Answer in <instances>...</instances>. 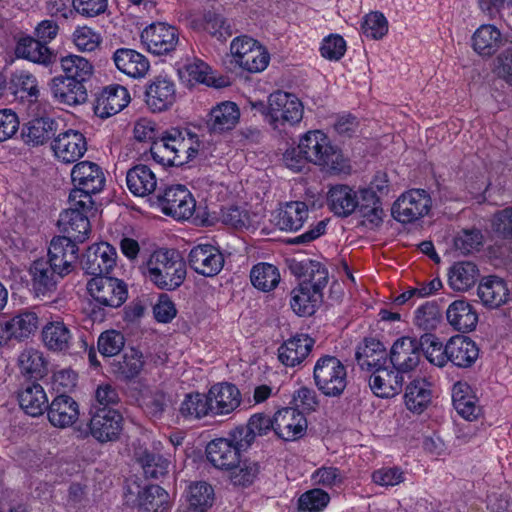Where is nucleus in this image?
<instances>
[{
	"label": "nucleus",
	"mask_w": 512,
	"mask_h": 512,
	"mask_svg": "<svg viewBox=\"0 0 512 512\" xmlns=\"http://www.w3.org/2000/svg\"><path fill=\"white\" fill-rule=\"evenodd\" d=\"M268 104L270 123L274 129L295 126L303 118V104L292 93L281 90L275 91L269 95Z\"/></svg>",
	"instance_id": "1a4fd4ad"
},
{
	"label": "nucleus",
	"mask_w": 512,
	"mask_h": 512,
	"mask_svg": "<svg viewBox=\"0 0 512 512\" xmlns=\"http://www.w3.org/2000/svg\"><path fill=\"white\" fill-rule=\"evenodd\" d=\"M56 131V123L50 118H36L29 121L23 130L27 144L38 146L47 142Z\"/></svg>",
	"instance_id": "4d7b16f0"
},
{
	"label": "nucleus",
	"mask_w": 512,
	"mask_h": 512,
	"mask_svg": "<svg viewBox=\"0 0 512 512\" xmlns=\"http://www.w3.org/2000/svg\"><path fill=\"white\" fill-rule=\"evenodd\" d=\"M477 294L484 306L498 308L507 303L510 291L504 279L489 275L480 281Z\"/></svg>",
	"instance_id": "58836bf2"
},
{
	"label": "nucleus",
	"mask_w": 512,
	"mask_h": 512,
	"mask_svg": "<svg viewBox=\"0 0 512 512\" xmlns=\"http://www.w3.org/2000/svg\"><path fill=\"white\" fill-rule=\"evenodd\" d=\"M503 43L501 31L492 24L481 25L472 36V47L481 56L494 55Z\"/></svg>",
	"instance_id": "09e8293b"
},
{
	"label": "nucleus",
	"mask_w": 512,
	"mask_h": 512,
	"mask_svg": "<svg viewBox=\"0 0 512 512\" xmlns=\"http://www.w3.org/2000/svg\"><path fill=\"white\" fill-rule=\"evenodd\" d=\"M292 406L296 407L300 412L304 413V416L315 412L319 406V398L317 392L307 386H301L294 391L292 395Z\"/></svg>",
	"instance_id": "69168bd1"
},
{
	"label": "nucleus",
	"mask_w": 512,
	"mask_h": 512,
	"mask_svg": "<svg viewBox=\"0 0 512 512\" xmlns=\"http://www.w3.org/2000/svg\"><path fill=\"white\" fill-rule=\"evenodd\" d=\"M347 43L339 34H330L323 38L320 55L329 61H339L346 53Z\"/></svg>",
	"instance_id": "338daca9"
},
{
	"label": "nucleus",
	"mask_w": 512,
	"mask_h": 512,
	"mask_svg": "<svg viewBox=\"0 0 512 512\" xmlns=\"http://www.w3.org/2000/svg\"><path fill=\"white\" fill-rule=\"evenodd\" d=\"M117 257V251L111 244L95 243L87 249L82 261V268L87 274L95 277L108 274L115 267Z\"/></svg>",
	"instance_id": "aec40b11"
},
{
	"label": "nucleus",
	"mask_w": 512,
	"mask_h": 512,
	"mask_svg": "<svg viewBox=\"0 0 512 512\" xmlns=\"http://www.w3.org/2000/svg\"><path fill=\"white\" fill-rule=\"evenodd\" d=\"M432 200L424 189H411L403 193L393 204L392 215L401 223H413L431 209Z\"/></svg>",
	"instance_id": "f8f14e48"
},
{
	"label": "nucleus",
	"mask_w": 512,
	"mask_h": 512,
	"mask_svg": "<svg viewBox=\"0 0 512 512\" xmlns=\"http://www.w3.org/2000/svg\"><path fill=\"white\" fill-rule=\"evenodd\" d=\"M87 139L83 133L67 129L57 134L51 142L55 159L62 164L78 162L87 152Z\"/></svg>",
	"instance_id": "2eb2a0df"
},
{
	"label": "nucleus",
	"mask_w": 512,
	"mask_h": 512,
	"mask_svg": "<svg viewBox=\"0 0 512 512\" xmlns=\"http://www.w3.org/2000/svg\"><path fill=\"white\" fill-rule=\"evenodd\" d=\"M433 384L428 379L417 377L405 388L404 404L415 415L423 414L433 402Z\"/></svg>",
	"instance_id": "bb28decb"
},
{
	"label": "nucleus",
	"mask_w": 512,
	"mask_h": 512,
	"mask_svg": "<svg viewBox=\"0 0 512 512\" xmlns=\"http://www.w3.org/2000/svg\"><path fill=\"white\" fill-rule=\"evenodd\" d=\"M330 502V495L320 489L313 488L304 492L298 499V508L300 511L321 512Z\"/></svg>",
	"instance_id": "0e129e2a"
},
{
	"label": "nucleus",
	"mask_w": 512,
	"mask_h": 512,
	"mask_svg": "<svg viewBox=\"0 0 512 512\" xmlns=\"http://www.w3.org/2000/svg\"><path fill=\"white\" fill-rule=\"evenodd\" d=\"M313 380L322 395L338 398L348 385L347 366L334 355H322L315 362Z\"/></svg>",
	"instance_id": "0eeeda50"
},
{
	"label": "nucleus",
	"mask_w": 512,
	"mask_h": 512,
	"mask_svg": "<svg viewBox=\"0 0 512 512\" xmlns=\"http://www.w3.org/2000/svg\"><path fill=\"white\" fill-rule=\"evenodd\" d=\"M159 207L163 214L176 220L189 219L196 207V201L184 185H172L165 189L159 198Z\"/></svg>",
	"instance_id": "dca6fc26"
},
{
	"label": "nucleus",
	"mask_w": 512,
	"mask_h": 512,
	"mask_svg": "<svg viewBox=\"0 0 512 512\" xmlns=\"http://www.w3.org/2000/svg\"><path fill=\"white\" fill-rule=\"evenodd\" d=\"M179 413L188 420L201 419L209 415L208 395L198 392L186 394L180 404Z\"/></svg>",
	"instance_id": "bf43d9fd"
},
{
	"label": "nucleus",
	"mask_w": 512,
	"mask_h": 512,
	"mask_svg": "<svg viewBox=\"0 0 512 512\" xmlns=\"http://www.w3.org/2000/svg\"><path fill=\"white\" fill-rule=\"evenodd\" d=\"M49 264L61 277L69 274L78 258V247L68 237L58 236L52 239L49 250Z\"/></svg>",
	"instance_id": "393cba45"
},
{
	"label": "nucleus",
	"mask_w": 512,
	"mask_h": 512,
	"mask_svg": "<svg viewBox=\"0 0 512 512\" xmlns=\"http://www.w3.org/2000/svg\"><path fill=\"white\" fill-rule=\"evenodd\" d=\"M113 61L120 72L134 79L143 78L150 68L146 56L129 48L117 49L113 54Z\"/></svg>",
	"instance_id": "ea45409f"
},
{
	"label": "nucleus",
	"mask_w": 512,
	"mask_h": 512,
	"mask_svg": "<svg viewBox=\"0 0 512 512\" xmlns=\"http://www.w3.org/2000/svg\"><path fill=\"white\" fill-rule=\"evenodd\" d=\"M90 297L100 306L120 307L127 299V287L121 280L112 277L96 276L87 282Z\"/></svg>",
	"instance_id": "ddd939ff"
},
{
	"label": "nucleus",
	"mask_w": 512,
	"mask_h": 512,
	"mask_svg": "<svg viewBox=\"0 0 512 512\" xmlns=\"http://www.w3.org/2000/svg\"><path fill=\"white\" fill-rule=\"evenodd\" d=\"M355 355L362 370L372 372L378 366L388 365L386 349L383 343L375 338H365Z\"/></svg>",
	"instance_id": "37998d69"
},
{
	"label": "nucleus",
	"mask_w": 512,
	"mask_h": 512,
	"mask_svg": "<svg viewBox=\"0 0 512 512\" xmlns=\"http://www.w3.org/2000/svg\"><path fill=\"white\" fill-rule=\"evenodd\" d=\"M160 451L161 443L158 442L153 445V450L140 449L136 452V462L141 466L146 477L158 479L168 473L171 461Z\"/></svg>",
	"instance_id": "79ce46f5"
},
{
	"label": "nucleus",
	"mask_w": 512,
	"mask_h": 512,
	"mask_svg": "<svg viewBox=\"0 0 512 512\" xmlns=\"http://www.w3.org/2000/svg\"><path fill=\"white\" fill-rule=\"evenodd\" d=\"M122 416L111 408L97 409L90 420L89 431L80 432L81 437L89 434L99 442L116 440L122 431Z\"/></svg>",
	"instance_id": "f3484780"
},
{
	"label": "nucleus",
	"mask_w": 512,
	"mask_h": 512,
	"mask_svg": "<svg viewBox=\"0 0 512 512\" xmlns=\"http://www.w3.org/2000/svg\"><path fill=\"white\" fill-rule=\"evenodd\" d=\"M79 405L66 394L55 397L47 409V417L50 424L56 428H68L79 418Z\"/></svg>",
	"instance_id": "473e14b6"
},
{
	"label": "nucleus",
	"mask_w": 512,
	"mask_h": 512,
	"mask_svg": "<svg viewBox=\"0 0 512 512\" xmlns=\"http://www.w3.org/2000/svg\"><path fill=\"white\" fill-rule=\"evenodd\" d=\"M198 134L186 128H170L151 144L152 159L162 166H183L194 160L201 149Z\"/></svg>",
	"instance_id": "7ed1b4c3"
},
{
	"label": "nucleus",
	"mask_w": 512,
	"mask_h": 512,
	"mask_svg": "<svg viewBox=\"0 0 512 512\" xmlns=\"http://www.w3.org/2000/svg\"><path fill=\"white\" fill-rule=\"evenodd\" d=\"M18 364L22 373L34 378L43 377L47 370L43 353L34 348L23 350L19 355Z\"/></svg>",
	"instance_id": "052dcab7"
},
{
	"label": "nucleus",
	"mask_w": 512,
	"mask_h": 512,
	"mask_svg": "<svg viewBox=\"0 0 512 512\" xmlns=\"http://www.w3.org/2000/svg\"><path fill=\"white\" fill-rule=\"evenodd\" d=\"M356 211L362 218L374 226H379L383 221L384 210L381 198L366 187L359 189Z\"/></svg>",
	"instance_id": "603ef678"
},
{
	"label": "nucleus",
	"mask_w": 512,
	"mask_h": 512,
	"mask_svg": "<svg viewBox=\"0 0 512 512\" xmlns=\"http://www.w3.org/2000/svg\"><path fill=\"white\" fill-rule=\"evenodd\" d=\"M127 187L136 196H147L157 187L154 172L146 165H137L130 169L126 177Z\"/></svg>",
	"instance_id": "3c124183"
},
{
	"label": "nucleus",
	"mask_w": 512,
	"mask_h": 512,
	"mask_svg": "<svg viewBox=\"0 0 512 512\" xmlns=\"http://www.w3.org/2000/svg\"><path fill=\"white\" fill-rule=\"evenodd\" d=\"M214 489L205 481H195L187 485L183 493L181 512H208L214 503Z\"/></svg>",
	"instance_id": "f704fd0d"
},
{
	"label": "nucleus",
	"mask_w": 512,
	"mask_h": 512,
	"mask_svg": "<svg viewBox=\"0 0 512 512\" xmlns=\"http://www.w3.org/2000/svg\"><path fill=\"white\" fill-rule=\"evenodd\" d=\"M144 278L165 291L178 289L187 276V266L179 251L159 248L142 265Z\"/></svg>",
	"instance_id": "20e7f679"
},
{
	"label": "nucleus",
	"mask_w": 512,
	"mask_h": 512,
	"mask_svg": "<svg viewBox=\"0 0 512 512\" xmlns=\"http://www.w3.org/2000/svg\"><path fill=\"white\" fill-rule=\"evenodd\" d=\"M419 352L434 366L445 367L449 363L447 352V343L443 345L442 341L433 333H424L419 338Z\"/></svg>",
	"instance_id": "864d4df0"
},
{
	"label": "nucleus",
	"mask_w": 512,
	"mask_h": 512,
	"mask_svg": "<svg viewBox=\"0 0 512 512\" xmlns=\"http://www.w3.org/2000/svg\"><path fill=\"white\" fill-rule=\"evenodd\" d=\"M231 62L244 71L254 72L256 63V40L247 35L234 38L230 44Z\"/></svg>",
	"instance_id": "de8ad7c7"
},
{
	"label": "nucleus",
	"mask_w": 512,
	"mask_h": 512,
	"mask_svg": "<svg viewBox=\"0 0 512 512\" xmlns=\"http://www.w3.org/2000/svg\"><path fill=\"white\" fill-rule=\"evenodd\" d=\"M210 415L225 416L232 413L241 403L239 389L227 382L213 385L207 392Z\"/></svg>",
	"instance_id": "4be33fe9"
},
{
	"label": "nucleus",
	"mask_w": 512,
	"mask_h": 512,
	"mask_svg": "<svg viewBox=\"0 0 512 512\" xmlns=\"http://www.w3.org/2000/svg\"><path fill=\"white\" fill-rule=\"evenodd\" d=\"M491 226L499 238L512 240V206L496 211L493 214Z\"/></svg>",
	"instance_id": "774afa93"
},
{
	"label": "nucleus",
	"mask_w": 512,
	"mask_h": 512,
	"mask_svg": "<svg viewBox=\"0 0 512 512\" xmlns=\"http://www.w3.org/2000/svg\"><path fill=\"white\" fill-rule=\"evenodd\" d=\"M41 338L43 345L53 352H66L73 341L70 328L61 320L46 323L42 328Z\"/></svg>",
	"instance_id": "c03bdc74"
},
{
	"label": "nucleus",
	"mask_w": 512,
	"mask_h": 512,
	"mask_svg": "<svg viewBox=\"0 0 512 512\" xmlns=\"http://www.w3.org/2000/svg\"><path fill=\"white\" fill-rule=\"evenodd\" d=\"M419 339L402 336L392 345L388 365L400 375L414 370L420 361Z\"/></svg>",
	"instance_id": "a211bd4d"
},
{
	"label": "nucleus",
	"mask_w": 512,
	"mask_h": 512,
	"mask_svg": "<svg viewBox=\"0 0 512 512\" xmlns=\"http://www.w3.org/2000/svg\"><path fill=\"white\" fill-rule=\"evenodd\" d=\"M309 208L304 201H289L280 206L274 215L275 225L282 231L296 232L307 221Z\"/></svg>",
	"instance_id": "72a5a7b5"
},
{
	"label": "nucleus",
	"mask_w": 512,
	"mask_h": 512,
	"mask_svg": "<svg viewBox=\"0 0 512 512\" xmlns=\"http://www.w3.org/2000/svg\"><path fill=\"white\" fill-rule=\"evenodd\" d=\"M315 341L307 334H297L278 348V360L286 367L300 365L310 354Z\"/></svg>",
	"instance_id": "c756f323"
},
{
	"label": "nucleus",
	"mask_w": 512,
	"mask_h": 512,
	"mask_svg": "<svg viewBox=\"0 0 512 512\" xmlns=\"http://www.w3.org/2000/svg\"><path fill=\"white\" fill-rule=\"evenodd\" d=\"M31 288L36 297H49L57 288L58 278L56 269L43 258L33 261L29 267Z\"/></svg>",
	"instance_id": "a878e982"
},
{
	"label": "nucleus",
	"mask_w": 512,
	"mask_h": 512,
	"mask_svg": "<svg viewBox=\"0 0 512 512\" xmlns=\"http://www.w3.org/2000/svg\"><path fill=\"white\" fill-rule=\"evenodd\" d=\"M177 74L180 80L189 86L203 84L213 88H223L229 85V79L216 75L211 67L204 61L193 58L186 62H177Z\"/></svg>",
	"instance_id": "4468645a"
},
{
	"label": "nucleus",
	"mask_w": 512,
	"mask_h": 512,
	"mask_svg": "<svg viewBox=\"0 0 512 512\" xmlns=\"http://www.w3.org/2000/svg\"><path fill=\"white\" fill-rule=\"evenodd\" d=\"M479 276L477 265L471 261L455 262L448 272V284L454 291L465 292L471 289Z\"/></svg>",
	"instance_id": "8fccbe9b"
},
{
	"label": "nucleus",
	"mask_w": 512,
	"mask_h": 512,
	"mask_svg": "<svg viewBox=\"0 0 512 512\" xmlns=\"http://www.w3.org/2000/svg\"><path fill=\"white\" fill-rule=\"evenodd\" d=\"M388 29V20L380 11L366 14L361 22V32L368 39L381 40L387 35Z\"/></svg>",
	"instance_id": "e2e57ef3"
},
{
	"label": "nucleus",
	"mask_w": 512,
	"mask_h": 512,
	"mask_svg": "<svg viewBox=\"0 0 512 512\" xmlns=\"http://www.w3.org/2000/svg\"><path fill=\"white\" fill-rule=\"evenodd\" d=\"M15 54L18 58L26 59L45 67L55 62V54L52 50L31 36H25L18 40Z\"/></svg>",
	"instance_id": "a18cd8bd"
},
{
	"label": "nucleus",
	"mask_w": 512,
	"mask_h": 512,
	"mask_svg": "<svg viewBox=\"0 0 512 512\" xmlns=\"http://www.w3.org/2000/svg\"><path fill=\"white\" fill-rule=\"evenodd\" d=\"M54 102L75 107L86 102L88 93L85 85L78 84L63 75L54 76L48 83Z\"/></svg>",
	"instance_id": "5701e85b"
},
{
	"label": "nucleus",
	"mask_w": 512,
	"mask_h": 512,
	"mask_svg": "<svg viewBox=\"0 0 512 512\" xmlns=\"http://www.w3.org/2000/svg\"><path fill=\"white\" fill-rule=\"evenodd\" d=\"M74 188L69 194V203L76 207L92 208V195L102 191L105 175L102 168L92 161L77 162L71 170Z\"/></svg>",
	"instance_id": "423d86ee"
},
{
	"label": "nucleus",
	"mask_w": 512,
	"mask_h": 512,
	"mask_svg": "<svg viewBox=\"0 0 512 512\" xmlns=\"http://www.w3.org/2000/svg\"><path fill=\"white\" fill-rule=\"evenodd\" d=\"M404 377L389 365L378 366L369 377V386L373 394L380 398H390L398 394L403 386Z\"/></svg>",
	"instance_id": "7c9ffc66"
},
{
	"label": "nucleus",
	"mask_w": 512,
	"mask_h": 512,
	"mask_svg": "<svg viewBox=\"0 0 512 512\" xmlns=\"http://www.w3.org/2000/svg\"><path fill=\"white\" fill-rule=\"evenodd\" d=\"M240 120V109L235 102L223 101L214 105L207 116V128L213 134L233 130Z\"/></svg>",
	"instance_id": "c85d7f7f"
},
{
	"label": "nucleus",
	"mask_w": 512,
	"mask_h": 512,
	"mask_svg": "<svg viewBox=\"0 0 512 512\" xmlns=\"http://www.w3.org/2000/svg\"><path fill=\"white\" fill-rule=\"evenodd\" d=\"M143 48L156 56L170 55L180 41L179 30L166 22H154L145 27L140 35Z\"/></svg>",
	"instance_id": "9b49d317"
},
{
	"label": "nucleus",
	"mask_w": 512,
	"mask_h": 512,
	"mask_svg": "<svg viewBox=\"0 0 512 512\" xmlns=\"http://www.w3.org/2000/svg\"><path fill=\"white\" fill-rule=\"evenodd\" d=\"M327 205L335 216L346 218L356 211L358 194L346 184L333 185L327 193Z\"/></svg>",
	"instance_id": "4c0bfd02"
},
{
	"label": "nucleus",
	"mask_w": 512,
	"mask_h": 512,
	"mask_svg": "<svg viewBox=\"0 0 512 512\" xmlns=\"http://www.w3.org/2000/svg\"><path fill=\"white\" fill-rule=\"evenodd\" d=\"M449 363L457 368H471L479 358L477 343L468 336L456 335L447 341Z\"/></svg>",
	"instance_id": "cd10ccee"
},
{
	"label": "nucleus",
	"mask_w": 512,
	"mask_h": 512,
	"mask_svg": "<svg viewBox=\"0 0 512 512\" xmlns=\"http://www.w3.org/2000/svg\"><path fill=\"white\" fill-rule=\"evenodd\" d=\"M307 425L306 416L296 407L281 408L272 419H266L263 413L258 412V436L272 429L280 439L294 441L305 435Z\"/></svg>",
	"instance_id": "6e6552de"
},
{
	"label": "nucleus",
	"mask_w": 512,
	"mask_h": 512,
	"mask_svg": "<svg viewBox=\"0 0 512 512\" xmlns=\"http://www.w3.org/2000/svg\"><path fill=\"white\" fill-rule=\"evenodd\" d=\"M39 317L31 310H21L5 319V329L11 340L25 341L36 333Z\"/></svg>",
	"instance_id": "a19ab883"
},
{
	"label": "nucleus",
	"mask_w": 512,
	"mask_h": 512,
	"mask_svg": "<svg viewBox=\"0 0 512 512\" xmlns=\"http://www.w3.org/2000/svg\"><path fill=\"white\" fill-rule=\"evenodd\" d=\"M249 422L230 430L225 437L211 440L206 446L208 462L216 469L225 471L234 486L247 487L254 482L256 462L252 447L256 442V424Z\"/></svg>",
	"instance_id": "f257e3e1"
},
{
	"label": "nucleus",
	"mask_w": 512,
	"mask_h": 512,
	"mask_svg": "<svg viewBox=\"0 0 512 512\" xmlns=\"http://www.w3.org/2000/svg\"><path fill=\"white\" fill-rule=\"evenodd\" d=\"M130 100V94L124 86L108 85L97 99L95 113L101 118H108L122 111Z\"/></svg>",
	"instance_id": "2f4dec72"
},
{
	"label": "nucleus",
	"mask_w": 512,
	"mask_h": 512,
	"mask_svg": "<svg viewBox=\"0 0 512 512\" xmlns=\"http://www.w3.org/2000/svg\"><path fill=\"white\" fill-rule=\"evenodd\" d=\"M289 268L294 276L301 279L299 285L291 291V309L300 317L312 316L328 283V270L320 261L309 258L293 260Z\"/></svg>",
	"instance_id": "f03ea898"
},
{
	"label": "nucleus",
	"mask_w": 512,
	"mask_h": 512,
	"mask_svg": "<svg viewBox=\"0 0 512 512\" xmlns=\"http://www.w3.org/2000/svg\"><path fill=\"white\" fill-rule=\"evenodd\" d=\"M71 41L79 52H94L102 43L101 34L87 25H78L71 34Z\"/></svg>",
	"instance_id": "680f3d73"
},
{
	"label": "nucleus",
	"mask_w": 512,
	"mask_h": 512,
	"mask_svg": "<svg viewBox=\"0 0 512 512\" xmlns=\"http://www.w3.org/2000/svg\"><path fill=\"white\" fill-rule=\"evenodd\" d=\"M125 503L146 512H160L169 506V494L159 485L142 487L136 480H128L124 490Z\"/></svg>",
	"instance_id": "9d476101"
},
{
	"label": "nucleus",
	"mask_w": 512,
	"mask_h": 512,
	"mask_svg": "<svg viewBox=\"0 0 512 512\" xmlns=\"http://www.w3.org/2000/svg\"><path fill=\"white\" fill-rule=\"evenodd\" d=\"M446 319L455 331L469 333L477 326L478 313L469 301L457 299L449 304Z\"/></svg>",
	"instance_id": "e433bc0d"
},
{
	"label": "nucleus",
	"mask_w": 512,
	"mask_h": 512,
	"mask_svg": "<svg viewBox=\"0 0 512 512\" xmlns=\"http://www.w3.org/2000/svg\"><path fill=\"white\" fill-rule=\"evenodd\" d=\"M452 403L457 413L467 421L477 420L482 414V407L466 382L458 381L452 387Z\"/></svg>",
	"instance_id": "c9c22d12"
},
{
	"label": "nucleus",
	"mask_w": 512,
	"mask_h": 512,
	"mask_svg": "<svg viewBox=\"0 0 512 512\" xmlns=\"http://www.w3.org/2000/svg\"><path fill=\"white\" fill-rule=\"evenodd\" d=\"M188 261L196 273L206 277L216 276L224 266L220 249L209 243L194 246L189 252Z\"/></svg>",
	"instance_id": "6ab92c4d"
},
{
	"label": "nucleus",
	"mask_w": 512,
	"mask_h": 512,
	"mask_svg": "<svg viewBox=\"0 0 512 512\" xmlns=\"http://www.w3.org/2000/svg\"><path fill=\"white\" fill-rule=\"evenodd\" d=\"M59 63L62 71L61 75L78 84L85 85L94 75L93 63L81 55L67 54L60 58Z\"/></svg>",
	"instance_id": "49530a36"
},
{
	"label": "nucleus",
	"mask_w": 512,
	"mask_h": 512,
	"mask_svg": "<svg viewBox=\"0 0 512 512\" xmlns=\"http://www.w3.org/2000/svg\"><path fill=\"white\" fill-rule=\"evenodd\" d=\"M145 96L146 104L151 111H166L176 102V85L167 75H158L147 86Z\"/></svg>",
	"instance_id": "412c9836"
},
{
	"label": "nucleus",
	"mask_w": 512,
	"mask_h": 512,
	"mask_svg": "<svg viewBox=\"0 0 512 512\" xmlns=\"http://www.w3.org/2000/svg\"><path fill=\"white\" fill-rule=\"evenodd\" d=\"M191 26L199 31H205L218 40L224 41L231 36L230 24L220 14L208 11L203 14L201 19H193Z\"/></svg>",
	"instance_id": "5fc2aeb1"
},
{
	"label": "nucleus",
	"mask_w": 512,
	"mask_h": 512,
	"mask_svg": "<svg viewBox=\"0 0 512 512\" xmlns=\"http://www.w3.org/2000/svg\"><path fill=\"white\" fill-rule=\"evenodd\" d=\"M20 407L33 417L42 415L48 409V398L40 384L28 385L19 394Z\"/></svg>",
	"instance_id": "6e6d98bb"
},
{
	"label": "nucleus",
	"mask_w": 512,
	"mask_h": 512,
	"mask_svg": "<svg viewBox=\"0 0 512 512\" xmlns=\"http://www.w3.org/2000/svg\"><path fill=\"white\" fill-rule=\"evenodd\" d=\"M442 319L439 305L436 301H426L414 311V325L425 333L436 330Z\"/></svg>",
	"instance_id": "13d9d810"
},
{
	"label": "nucleus",
	"mask_w": 512,
	"mask_h": 512,
	"mask_svg": "<svg viewBox=\"0 0 512 512\" xmlns=\"http://www.w3.org/2000/svg\"><path fill=\"white\" fill-rule=\"evenodd\" d=\"M92 208L76 207L70 204V208L60 214L58 220L59 229L73 242H84L90 233V223L87 212Z\"/></svg>",
	"instance_id": "b1692460"
},
{
	"label": "nucleus",
	"mask_w": 512,
	"mask_h": 512,
	"mask_svg": "<svg viewBox=\"0 0 512 512\" xmlns=\"http://www.w3.org/2000/svg\"><path fill=\"white\" fill-rule=\"evenodd\" d=\"M299 141L308 161L322 171L334 175L350 172L349 159L324 131L309 130L299 137Z\"/></svg>",
	"instance_id": "39448f33"
}]
</instances>
